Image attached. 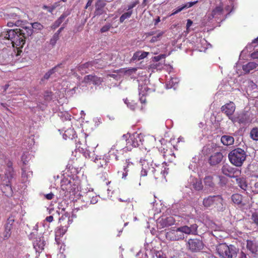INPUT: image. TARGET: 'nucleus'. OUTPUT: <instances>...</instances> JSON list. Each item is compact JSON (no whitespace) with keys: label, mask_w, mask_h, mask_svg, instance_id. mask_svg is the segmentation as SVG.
<instances>
[{"label":"nucleus","mask_w":258,"mask_h":258,"mask_svg":"<svg viewBox=\"0 0 258 258\" xmlns=\"http://www.w3.org/2000/svg\"><path fill=\"white\" fill-rule=\"evenodd\" d=\"M63 20L59 17L51 25V28L53 30L56 29L63 22Z\"/></svg>","instance_id":"45"},{"label":"nucleus","mask_w":258,"mask_h":258,"mask_svg":"<svg viewBox=\"0 0 258 258\" xmlns=\"http://www.w3.org/2000/svg\"><path fill=\"white\" fill-rule=\"evenodd\" d=\"M99 61L97 59L91 61H89L87 62H86L84 64H82L80 65L78 68V70L79 71L81 72V73H86L87 71L86 69L89 68L90 67H93L94 66L95 68H100L99 66H97V64Z\"/></svg>","instance_id":"14"},{"label":"nucleus","mask_w":258,"mask_h":258,"mask_svg":"<svg viewBox=\"0 0 258 258\" xmlns=\"http://www.w3.org/2000/svg\"><path fill=\"white\" fill-rule=\"evenodd\" d=\"M126 166H124V171L123 173V176H126L127 172L130 170V169H131L133 167V164L132 162H130L129 160H126Z\"/></svg>","instance_id":"40"},{"label":"nucleus","mask_w":258,"mask_h":258,"mask_svg":"<svg viewBox=\"0 0 258 258\" xmlns=\"http://www.w3.org/2000/svg\"><path fill=\"white\" fill-rule=\"evenodd\" d=\"M12 181L9 178H4L2 181V191L7 197L12 196L13 190L12 188Z\"/></svg>","instance_id":"11"},{"label":"nucleus","mask_w":258,"mask_h":258,"mask_svg":"<svg viewBox=\"0 0 258 258\" xmlns=\"http://www.w3.org/2000/svg\"><path fill=\"white\" fill-rule=\"evenodd\" d=\"M162 34V32H160L158 33L156 35L153 36L151 39L150 40V42L153 43L156 41H157L158 40H159V38L161 37Z\"/></svg>","instance_id":"52"},{"label":"nucleus","mask_w":258,"mask_h":258,"mask_svg":"<svg viewBox=\"0 0 258 258\" xmlns=\"http://www.w3.org/2000/svg\"><path fill=\"white\" fill-rule=\"evenodd\" d=\"M177 83V79L176 78H172L166 84V87L168 89L171 88H174L175 89Z\"/></svg>","instance_id":"42"},{"label":"nucleus","mask_w":258,"mask_h":258,"mask_svg":"<svg viewBox=\"0 0 258 258\" xmlns=\"http://www.w3.org/2000/svg\"><path fill=\"white\" fill-rule=\"evenodd\" d=\"M217 251L221 258H236L238 249L233 245L222 243L218 246Z\"/></svg>","instance_id":"3"},{"label":"nucleus","mask_w":258,"mask_h":258,"mask_svg":"<svg viewBox=\"0 0 258 258\" xmlns=\"http://www.w3.org/2000/svg\"><path fill=\"white\" fill-rule=\"evenodd\" d=\"M192 24V21L190 19H188L187 20L186 28L188 29L191 26Z\"/></svg>","instance_id":"63"},{"label":"nucleus","mask_w":258,"mask_h":258,"mask_svg":"<svg viewBox=\"0 0 258 258\" xmlns=\"http://www.w3.org/2000/svg\"><path fill=\"white\" fill-rule=\"evenodd\" d=\"M229 119H230L233 122H238V116L237 117H233L232 116H228Z\"/></svg>","instance_id":"61"},{"label":"nucleus","mask_w":258,"mask_h":258,"mask_svg":"<svg viewBox=\"0 0 258 258\" xmlns=\"http://www.w3.org/2000/svg\"><path fill=\"white\" fill-rule=\"evenodd\" d=\"M231 200L234 204L240 205L242 203V197L241 195L238 194H233L231 196Z\"/></svg>","instance_id":"34"},{"label":"nucleus","mask_w":258,"mask_h":258,"mask_svg":"<svg viewBox=\"0 0 258 258\" xmlns=\"http://www.w3.org/2000/svg\"><path fill=\"white\" fill-rule=\"evenodd\" d=\"M235 178H236V181L237 185L241 189L246 190L247 187V184L246 183V179L244 177H238L237 176V175H236V177H235Z\"/></svg>","instance_id":"29"},{"label":"nucleus","mask_w":258,"mask_h":258,"mask_svg":"<svg viewBox=\"0 0 258 258\" xmlns=\"http://www.w3.org/2000/svg\"><path fill=\"white\" fill-rule=\"evenodd\" d=\"M125 148L128 151H131L133 148H137L143 144L144 142L143 135L141 133H135L130 135V137L125 141Z\"/></svg>","instance_id":"4"},{"label":"nucleus","mask_w":258,"mask_h":258,"mask_svg":"<svg viewBox=\"0 0 258 258\" xmlns=\"http://www.w3.org/2000/svg\"><path fill=\"white\" fill-rule=\"evenodd\" d=\"M192 187L196 190H200L203 188V186L201 180H195L192 184Z\"/></svg>","instance_id":"41"},{"label":"nucleus","mask_w":258,"mask_h":258,"mask_svg":"<svg viewBox=\"0 0 258 258\" xmlns=\"http://www.w3.org/2000/svg\"><path fill=\"white\" fill-rule=\"evenodd\" d=\"M18 30L20 31L19 32L20 36H22L25 40L26 38L32 34L33 31L30 26L23 27L22 29H18Z\"/></svg>","instance_id":"19"},{"label":"nucleus","mask_w":258,"mask_h":258,"mask_svg":"<svg viewBox=\"0 0 258 258\" xmlns=\"http://www.w3.org/2000/svg\"><path fill=\"white\" fill-rule=\"evenodd\" d=\"M223 157L222 153L216 152L210 156L209 162L211 165H216L222 161Z\"/></svg>","instance_id":"16"},{"label":"nucleus","mask_w":258,"mask_h":258,"mask_svg":"<svg viewBox=\"0 0 258 258\" xmlns=\"http://www.w3.org/2000/svg\"><path fill=\"white\" fill-rule=\"evenodd\" d=\"M249 121V117L246 113H242L238 115V123L246 124Z\"/></svg>","instance_id":"32"},{"label":"nucleus","mask_w":258,"mask_h":258,"mask_svg":"<svg viewBox=\"0 0 258 258\" xmlns=\"http://www.w3.org/2000/svg\"><path fill=\"white\" fill-rule=\"evenodd\" d=\"M15 21H10L7 23V26L9 27H12L15 25Z\"/></svg>","instance_id":"64"},{"label":"nucleus","mask_w":258,"mask_h":258,"mask_svg":"<svg viewBox=\"0 0 258 258\" xmlns=\"http://www.w3.org/2000/svg\"><path fill=\"white\" fill-rule=\"evenodd\" d=\"M124 103L127 105V107H129L132 110H135L137 107V103L134 101L129 102V101L126 99L124 100Z\"/></svg>","instance_id":"44"},{"label":"nucleus","mask_w":258,"mask_h":258,"mask_svg":"<svg viewBox=\"0 0 258 258\" xmlns=\"http://www.w3.org/2000/svg\"><path fill=\"white\" fill-rule=\"evenodd\" d=\"M216 196H210L203 199V204L206 208L214 206V202H215Z\"/></svg>","instance_id":"27"},{"label":"nucleus","mask_w":258,"mask_h":258,"mask_svg":"<svg viewBox=\"0 0 258 258\" xmlns=\"http://www.w3.org/2000/svg\"><path fill=\"white\" fill-rule=\"evenodd\" d=\"M123 148L122 146L119 145V143L112 146L108 152L110 160L114 159L115 161H118L122 152Z\"/></svg>","instance_id":"7"},{"label":"nucleus","mask_w":258,"mask_h":258,"mask_svg":"<svg viewBox=\"0 0 258 258\" xmlns=\"http://www.w3.org/2000/svg\"><path fill=\"white\" fill-rule=\"evenodd\" d=\"M61 64H58L51 69L46 72L43 77L41 79V81H43L45 80H48L49 78H54L58 76L61 74L59 69L61 68Z\"/></svg>","instance_id":"10"},{"label":"nucleus","mask_w":258,"mask_h":258,"mask_svg":"<svg viewBox=\"0 0 258 258\" xmlns=\"http://www.w3.org/2000/svg\"><path fill=\"white\" fill-rule=\"evenodd\" d=\"M133 11H129L127 12L124 13L119 18V22L120 23H122L124 22V21L131 17V15H132Z\"/></svg>","instance_id":"38"},{"label":"nucleus","mask_w":258,"mask_h":258,"mask_svg":"<svg viewBox=\"0 0 258 258\" xmlns=\"http://www.w3.org/2000/svg\"><path fill=\"white\" fill-rule=\"evenodd\" d=\"M59 38V35L56 33H55L53 35L52 37L51 38L50 43L52 45H54L56 43V41Z\"/></svg>","instance_id":"46"},{"label":"nucleus","mask_w":258,"mask_h":258,"mask_svg":"<svg viewBox=\"0 0 258 258\" xmlns=\"http://www.w3.org/2000/svg\"><path fill=\"white\" fill-rule=\"evenodd\" d=\"M235 110V106L233 102H230L221 107V111L228 117L232 116Z\"/></svg>","instance_id":"13"},{"label":"nucleus","mask_w":258,"mask_h":258,"mask_svg":"<svg viewBox=\"0 0 258 258\" xmlns=\"http://www.w3.org/2000/svg\"><path fill=\"white\" fill-rule=\"evenodd\" d=\"M148 171L146 170H143L142 169L141 171V177H145L147 175Z\"/></svg>","instance_id":"60"},{"label":"nucleus","mask_w":258,"mask_h":258,"mask_svg":"<svg viewBox=\"0 0 258 258\" xmlns=\"http://www.w3.org/2000/svg\"><path fill=\"white\" fill-rule=\"evenodd\" d=\"M187 249L193 253L201 251L204 247L202 240L198 238H190L186 243Z\"/></svg>","instance_id":"6"},{"label":"nucleus","mask_w":258,"mask_h":258,"mask_svg":"<svg viewBox=\"0 0 258 258\" xmlns=\"http://www.w3.org/2000/svg\"><path fill=\"white\" fill-rule=\"evenodd\" d=\"M247 155L246 151L239 147L229 152L228 155L230 162L236 167H241L246 160Z\"/></svg>","instance_id":"1"},{"label":"nucleus","mask_w":258,"mask_h":258,"mask_svg":"<svg viewBox=\"0 0 258 258\" xmlns=\"http://www.w3.org/2000/svg\"><path fill=\"white\" fill-rule=\"evenodd\" d=\"M29 239L33 241V245L36 252L40 253L44 249L46 241L44 236H36L35 232H31L28 235Z\"/></svg>","instance_id":"5"},{"label":"nucleus","mask_w":258,"mask_h":258,"mask_svg":"<svg viewBox=\"0 0 258 258\" xmlns=\"http://www.w3.org/2000/svg\"><path fill=\"white\" fill-rule=\"evenodd\" d=\"M109 160L106 157L101 158L100 157L97 156L94 159V162L96 163L98 169H106L107 163L109 162Z\"/></svg>","instance_id":"15"},{"label":"nucleus","mask_w":258,"mask_h":258,"mask_svg":"<svg viewBox=\"0 0 258 258\" xmlns=\"http://www.w3.org/2000/svg\"><path fill=\"white\" fill-rule=\"evenodd\" d=\"M198 225L196 224L190 225V226L186 225L180 226L179 228L181 232L183 234H192L196 235L197 234Z\"/></svg>","instance_id":"12"},{"label":"nucleus","mask_w":258,"mask_h":258,"mask_svg":"<svg viewBox=\"0 0 258 258\" xmlns=\"http://www.w3.org/2000/svg\"><path fill=\"white\" fill-rule=\"evenodd\" d=\"M11 230V229L10 228V227L5 226V231L4 235V239H7L10 237Z\"/></svg>","instance_id":"48"},{"label":"nucleus","mask_w":258,"mask_h":258,"mask_svg":"<svg viewBox=\"0 0 258 258\" xmlns=\"http://www.w3.org/2000/svg\"><path fill=\"white\" fill-rule=\"evenodd\" d=\"M7 19H10L12 21H15V25L16 26H20L22 21L20 20V17L16 13H10L7 15Z\"/></svg>","instance_id":"28"},{"label":"nucleus","mask_w":258,"mask_h":258,"mask_svg":"<svg viewBox=\"0 0 258 258\" xmlns=\"http://www.w3.org/2000/svg\"><path fill=\"white\" fill-rule=\"evenodd\" d=\"M251 57L253 59H258V51L252 53Z\"/></svg>","instance_id":"59"},{"label":"nucleus","mask_w":258,"mask_h":258,"mask_svg":"<svg viewBox=\"0 0 258 258\" xmlns=\"http://www.w3.org/2000/svg\"><path fill=\"white\" fill-rule=\"evenodd\" d=\"M112 27V25L110 23H107L103 26L100 29L101 33L106 32Z\"/></svg>","instance_id":"50"},{"label":"nucleus","mask_w":258,"mask_h":258,"mask_svg":"<svg viewBox=\"0 0 258 258\" xmlns=\"http://www.w3.org/2000/svg\"><path fill=\"white\" fill-rule=\"evenodd\" d=\"M250 137L254 141H258V127L253 128L250 131Z\"/></svg>","instance_id":"39"},{"label":"nucleus","mask_w":258,"mask_h":258,"mask_svg":"<svg viewBox=\"0 0 258 258\" xmlns=\"http://www.w3.org/2000/svg\"><path fill=\"white\" fill-rule=\"evenodd\" d=\"M246 242V247L251 253H255L257 251L258 245L255 241L247 240Z\"/></svg>","instance_id":"26"},{"label":"nucleus","mask_w":258,"mask_h":258,"mask_svg":"<svg viewBox=\"0 0 258 258\" xmlns=\"http://www.w3.org/2000/svg\"><path fill=\"white\" fill-rule=\"evenodd\" d=\"M71 14V11L70 10H67L66 12H63L62 15L59 17V18L62 19L63 21L65 19L66 17H67Z\"/></svg>","instance_id":"54"},{"label":"nucleus","mask_w":258,"mask_h":258,"mask_svg":"<svg viewBox=\"0 0 258 258\" xmlns=\"http://www.w3.org/2000/svg\"><path fill=\"white\" fill-rule=\"evenodd\" d=\"M18 29H5L2 32V36L4 39L11 40L13 45L23 47L25 43V41L20 36Z\"/></svg>","instance_id":"2"},{"label":"nucleus","mask_w":258,"mask_h":258,"mask_svg":"<svg viewBox=\"0 0 258 258\" xmlns=\"http://www.w3.org/2000/svg\"><path fill=\"white\" fill-rule=\"evenodd\" d=\"M7 169L5 173V178H9V180H12L14 177V171L12 167V163L9 161L7 163Z\"/></svg>","instance_id":"25"},{"label":"nucleus","mask_w":258,"mask_h":258,"mask_svg":"<svg viewBox=\"0 0 258 258\" xmlns=\"http://www.w3.org/2000/svg\"><path fill=\"white\" fill-rule=\"evenodd\" d=\"M223 201V199L221 196H216L214 206L217 211L222 212L225 210L226 205L224 203Z\"/></svg>","instance_id":"17"},{"label":"nucleus","mask_w":258,"mask_h":258,"mask_svg":"<svg viewBox=\"0 0 258 258\" xmlns=\"http://www.w3.org/2000/svg\"><path fill=\"white\" fill-rule=\"evenodd\" d=\"M205 187L207 188L210 192L214 189L215 184L213 182V177L211 176H206L204 179Z\"/></svg>","instance_id":"21"},{"label":"nucleus","mask_w":258,"mask_h":258,"mask_svg":"<svg viewBox=\"0 0 258 258\" xmlns=\"http://www.w3.org/2000/svg\"><path fill=\"white\" fill-rule=\"evenodd\" d=\"M163 224L165 226H169L173 225L175 223V221L173 218L171 216L166 217L164 219H162Z\"/></svg>","instance_id":"35"},{"label":"nucleus","mask_w":258,"mask_h":258,"mask_svg":"<svg viewBox=\"0 0 258 258\" xmlns=\"http://www.w3.org/2000/svg\"><path fill=\"white\" fill-rule=\"evenodd\" d=\"M149 53V52L144 51H137L134 53L132 58H131V61H134L136 60H140L144 59L147 56Z\"/></svg>","instance_id":"24"},{"label":"nucleus","mask_w":258,"mask_h":258,"mask_svg":"<svg viewBox=\"0 0 258 258\" xmlns=\"http://www.w3.org/2000/svg\"><path fill=\"white\" fill-rule=\"evenodd\" d=\"M223 11V9L222 6H217L212 12L211 15L212 18L216 17L221 15L222 14Z\"/></svg>","instance_id":"33"},{"label":"nucleus","mask_w":258,"mask_h":258,"mask_svg":"<svg viewBox=\"0 0 258 258\" xmlns=\"http://www.w3.org/2000/svg\"><path fill=\"white\" fill-rule=\"evenodd\" d=\"M44 196L47 200H49L52 199L54 197V194L52 192L47 194H45Z\"/></svg>","instance_id":"56"},{"label":"nucleus","mask_w":258,"mask_h":258,"mask_svg":"<svg viewBox=\"0 0 258 258\" xmlns=\"http://www.w3.org/2000/svg\"><path fill=\"white\" fill-rule=\"evenodd\" d=\"M160 63H153L150 65L149 69H158V67L159 66Z\"/></svg>","instance_id":"58"},{"label":"nucleus","mask_w":258,"mask_h":258,"mask_svg":"<svg viewBox=\"0 0 258 258\" xmlns=\"http://www.w3.org/2000/svg\"><path fill=\"white\" fill-rule=\"evenodd\" d=\"M139 3L138 1L135 2L131 5L128 6L127 11H132V9L136 7V6Z\"/></svg>","instance_id":"55"},{"label":"nucleus","mask_w":258,"mask_h":258,"mask_svg":"<svg viewBox=\"0 0 258 258\" xmlns=\"http://www.w3.org/2000/svg\"><path fill=\"white\" fill-rule=\"evenodd\" d=\"M198 2V1H195V2H188V3H186L185 4H184L183 6V7L184 9L190 8V7H192L194 5L197 4Z\"/></svg>","instance_id":"53"},{"label":"nucleus","mask_w":258,"mask_h":258,"mask_svg":"<svg viewBox=\"0 0 258 258\" xmlns=\"http://www.w3.org/2000/svg\"><path fill=\"white\" fill-rule=\"evenodd\" d=\"M14 221H15L14 217L13 216H10L7 220V222L6 226H9V227H10V228L11 229L12 226Z\"/></svg>","instance_id":"49"},{"label":"nucleus","mask_w":258,"mask_h":258,"mask_svg":"<svg viewBox=\"0 0 258 258\" xmlns=\"http://www.w3.org/2000/svg\"><path fill=\"white\" fill-rule=\"evenodd\" d=\"M166 57V55L164 54H162L159 55L158 56H155L152 58L153 61L158 62L162 59H164Z\"/></svg>","instance_id":"51"},{"label":"nucleus","mask_w":258,"mask_h":258,"mask_svg":"<svg viewBox=\"0 0 258 258\" xmlns=\"http://www.w3.org/2000/svg\"><path fill=\"white\" fill-rule=\"evenodd\" d=\"M140 162L141 163L142 169L146 170L148 171L150 170V167L149 165V163L146 160L141 159Z\"/></svg>","instance_id":"43"},{"label":"nucleus","mask_w":258,"mask_h":258,"mask_svg":"<svg viewBox=\"0 0 258 258\" xmlns=\"http://www.w3.org/2000/svg\"><path fill=\"white\" fill-rule=\"evenodd\" d=\"M166 238L171 241H178L184 239L185 237L178 227L176 230H172L166 232Z\"/></svg>","instance_id":"8"},{"label":"nucleus","mask_w":258,"mask_h":258,"mask_svg":"<svg viewBox=\"0 0 258 258\" xmlns=\"http://www.w3.org/2000/svg\"><path fill=\"white\" fill-rule=\"evenodd\" d=\"M249 222L253 229L258 231V212L252 213L249 218Z\"/></svg>","instance_id":"23"},{"label":"nucleus","mask_w":258,"mask_h":258,"mask_svg":"<svg viewBox=\"0 0 258 258\" xmlns=\"http://www.w3.org/2000/svg\"><path fill=\"white\" fill-rule=\"evenodd\" d=\"M98 198L97 196L93 197L90 200V203L92 204H95L97 203Z\"/></svg>","instance_id":"57"},{"label":"nucleus","mask_w":258,"mask_h":258,"mask_svg":"<svg viewBox=\"0 0 258 258\" xmlns=\"http://www.w3.org/2000/svg\"><path fill=\"white\" fill-rule=\"evenodd\" d=\"M30 27H31V29H32V30H33V29L37 30H41L43 27L40 23L38 22H35L31 24Z\"/></svg>","instance_id":"47"},{"label":"nucleus","mask_w":258,"mask_h":258,"mask_svg":"<svg viewBox=\"0 0 258 258\" xmlns=\"http://www.w3.org/2000/svg\"><path fill=\"white\" fill-rule=\"evenodd\" d=\"M221 143L226 146L232 145L234 143V138L230 135H223L221 137Z\"/></svg>","instance_id":"22"},{"label":"nucleus","mask_w":258,"mask_h":258,"mask_svg":"<svg viewBox=\"0 0 258 258\" xmlns=\"http://www.w3.org/2000/svg\"><path fill=\"white\" fill-rule=\"evenodd\" d=\"M258 64L254 62H249L242 67L243 70L246 73H249L250 71L255 69Z\"/></svg>","instance_id":"31"},{"label":"nucleus","mask_w":258,"mask_h":258,"mask_svg":"<svg viewBox=\"0 0 258 258\" xmlns=\"http://www.w3.org/2000/svg\"><path fill=\"white\" fill-rule=\"evenodd\" d=\"M106 3L103 0H97L95 4V15L100 16L103 13V8Z\"/></svg>","instance_id":"20"},{"label":"nucleus","mask_w":258,"mask_h":258,"mask_svg":"<svg viewBox=\"0 0 258 258\" xmlns=\"http://www.w3.org/2000/svg\"><path fill=\"white\" fill-rule=\"evenodd\" d=\"M150 90L147 85L146 84H139V94L140 97V100L141 103H144L145 102V99L144 97L146 96L148 92Z\"/></svg>","instance_id":"18"},{"label":"nucleus","mask_w":258,"mask_h":258,"mask_svg":"<svg viewBox=\"0 0 258 258\" xmlns=\"http://www.w3.org/2000/svg\"><path fill=\"white\" fill-rule=\"evenodd\" d=\"M84 82L86 83H92L95 85L99 84L100 82V78L93 75H88L84 77Z\"/></svg>","instance_id":"30"},{"label":"nucleus","mask_w":258,"mask_h":258,"mask_svg":"<svg viewBox=\"0 0 258 258\" xmlns=\"http://www.w3.org/2000/svg\"><path fill=\"white\" fill-rule=\"evenodd\" d=\"M75 131L72 128H69L66 130L63 135V138L67 139V138L73 139L74 138Z\"/></svg>","instance_id":"36"},{"label":"nucleus","mask_w":258,"mask_h":258,"mask_svg":"<svg viewBox=\"0 0 258 258\" xmlns=\"http://www.w3.org/2000/svg\"><path fill=\"white\" fill-rule=\"evenodd\" d=\"M221 171L223 174L231 178H235L237 174L240 173V171L237 168L228 164L223 165Z\"/></svg>","instance_id":"9"},{"label":"nucleus","mask_w":258,"mask_h":258,"mask_svg":"<svg viewBox=\"0 0 258 258\" xmlns=\"http://www.w3.org/2000/svg\"><path fill=\"white\" fill-rule=\"evenodd\" d=\"M183 9H184V8H183V6L180 8H179L176 10H175L174 12H173L172 15H175V14L181 12Z\"/></svg>","instance_id":"62"},{"label":"nucleus","mask_w":258,"mask_h":258,"mask_svg":"<svg viewBox=\"0 0 258 258\" xmlns=\"http://www.w3.org/2000/svg\"><path fill=\"white\" fill-rule=\"evenodd\" d=\"M59 6V2L54 3L50 7H48L46 5H44L42 7V9L47 10L49 13H51L54 11V10H55Z\"/></svg>","instance_id":"37"}]
</instances>
